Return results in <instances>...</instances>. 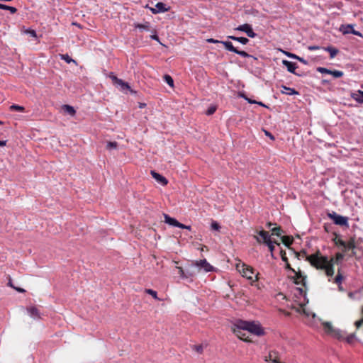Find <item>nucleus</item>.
<instances>
[{
  "mask_svg": "<svg viewBox=\"0 0 363 363\" xmlns=\"http://www.w3.org/2000/svg\"><path fill=\"white\" fill-rule=\"evenodd\" d=\"M308 260L311 265L317 269H324L328 277H332L334 274L333 260H328L326 257L318 254L308 257Z\"/></svg>",
  "mask_w": 363,
  "mask_h": 363,
  "instance_id": "1",
  "label": "nucleus"
},
{
  "mask_svg": "<svg viewBox=\"0 0 363 363\" xmlns=\"http://www.w3.org/2000/svg\"><path fill=\"white\" fill-rule=\"evenodd\" d=\"M235 327L234 333L239 338H243L240 335V333H242V330H246L247 333H250L258 336L264 334L263 329L260 325L255 322L239 320L235 325Z\"/></svg>",
  "mask_w": 363,
  "mask_h": 363,
  "instance_id": "2",
  "label": "nucleus"
},
{
  "mask_svg": "<svg viewBox=\"0 0 363 363\" xmlns=\"http://www.w3.org/2000/svg\"><path fill=\"white\" fill-rule=\"evenodd\" d=\"M236 269L243 277H245L247 279H248L252 282H255L258 279V277H257L258 274H256L255 276V279H254L253 275H254L255 272H254L253 269L252 267H250V266H247L245 263L240 262V263L237 264Z\"/></svg>",
  "mask_w": 363,
  "mask_h": 363,
  "instance_id": "3",
  "label": "nucleus"
},
{
  "mask_svg": "<svg viewBox=\"0 0 363 363\" xmlns=\"http://www.w3.org/2000/svg\"><path fill=\"white\" fill-rule=\"evenodd\" d=\"M323 328L327 334L337 339L343 340L345 338V333L340 330L334 328L330 323H324Z\"/></svg>",
  "mask_w": 363,
  "mask_h": 363,
  "instance_id": "4",
  "label": "nucleus"
},
{
  "mask_svg": "<svg viewBox=\"0 0 363 363\" xmlns=\"http://www.w3.org/2000/svg\"><path fill=\"white\" fill-rule=\"evenodd\" d=\"M328 217L333 221L335 225H338L340 226L348 227V218L345 216H342L336 213L335 212H333L328 214Z\"/></svg>",
  "mask_w": 363,
  "mask_h": 363,
  "instance_id": "5",
  "label": "nucleus"
},
{
  "mask_svg": "<svg viewBox=\"0 0 363 363\" xmlns=\"http://www.w3.org/2000/svg\"><path fill=\"white\" fill-rule=\"evenodd\" d=\"M196 269L199 271L201 269H203L205 272H211L213 267L206 261V259H201L194 263Z\"/></svg>",
  "mask_w": 363,
  "mask_h": 363,
  "instance_id": "6",
  "label": "nucleus"
},
{
  "mask_svg": "<svg viewBox=\"0 0 363 363\" xmlns=\"http://www.w3.org/2000/svg\"><path fill=\"white\" fill-rule=\"evenodd\" d=\"M235 29L237 30L245 32L250 38H255L257 35V34L253 31L252 26L247 23L240 25Z\"/></svg>",
  "mask_w": 363,
  "mask_h": 363,
  "instance_id": "7",
  "label": "nucleus"
},
{
  "mask_svg": "<svg viewBox=\"0 0 363 363\" xmlns=\"http://www.w3.org/2000/svg\"><path fill=\"white\" fill-rule=\"evenodd\" d=\"M258 235L259 236H255V239L258 242H264L266 244L267 242L271 240L270 235L267 231L261 230L258 233Z\"/></svg>",
  "mask_w": 363,
  "mask_h": 363,
  "instance_id": "8",
  "label": "nucleus"
},
{
  "mask_svg": "<svg viewBox=\"0 0 363 363\" xmlns=\"http://www.w3.org/2000/svg\"><path fill=\"white\" fill-rule=\"evenodd\" d=\"M169 8L167 7L166 4L162 2H158L156 4L155 8H150L152 13H163L167 11Z\"/></svg>",
  "mask_w": 363,
  "mask_h": 363,
  "instance_id": "9",
  "label": "nucleus"
},
{
  "mask_svg": "<svg viewBox=\"0 0 363 363\" xmlns=\"http://www.w3.org/2000/svg\"><path fill=\"white\" fill-rule=\"evenodd\" d=\"M282 64L286 67L288 72L296 74L295 71L298 67L296 63L288 61L286 60H283Z\"/></svg>",
  "mask_w": 363,
  "mask_h": 363,
  "instance_id": "10",
  "label": "nucleus"
},
{
  "mask_svg": "<svg viewBox=\"0 0 363 363\" xmlns=\"http://www.w3.org/2000/svg\"><path fill=\"white\" fill-rule=\"evenodd\" d=\"M151 174L152 177L162 185H166L167 184V179L159 173H157L155 171H151Z\"/></svg>",
  "mask_w": 363,
  "mask_h": 363,
  "instance_id": "11",
  "label": "nucleus"
},
{
  "mask_svg": "<svg viewBox=\"0 0 363 363\" xmlns=\"http://www.w3.org/2000/svg\"><path fill=\"white\" fill-rule=\"evenodd\" d=\"M281 87L282 89L281 90V94L289 95V96L298 94V92L296 90H295L294 88L288 87L284 85H282Z\"/></svg>",
  "mask_w": 363,
  "mask_h": 363,
  "instance_id": "12",
  "label": "nucleus"
},
{
  "mask_svg": "<svg viewBox=\"0 0 363 363\" xmlns=\"http://www.w3.org/2000/svg\"><path fill=\"white\" fill-rule=\"evenodd\" d=\"M28 313L29 315L35 319V318H40V313L38 311V309L35 306H31L27 308Z\"/></svg>",
  "mask_w": 363,
  "mask_h": 363,
  "instance_id": "13",
  "label": "nucleus"
},
{
  "mask_svg": "<svg viewBox=\"0 0 363 363\" xmlns=\"http://www.w3.org/2000/svg\"><path fill=\"white\" fill-rule=\"evenodd\" d=\"M352 30H354L352 24L342 25L340 28V30L345 35L351 33Z\"/></svg>",
  "mask_w": 363,
  "mask_h": 363,
  "instance_id": "14",
  "label": "nucleus"
},
{
  "mask_svg": "<svg viewBox=\"0 0 363 363\" xmlns=\"http://www.w3.org/2000/svg\"><path fill=\"white\" fill-rule=\"evenodd\" d=\"M164 222L170 225L177 227V223L179 221H177L175 218H173L170 216H169L167 214H164Z\"/></svg>",
  "mask_w": 363,
  "mask_h": 363,
  "instance_id": "15",
  "label": "nucleus"
},
{
  "mask_svg": "<svg viewBox=\"0 0 363 363\" xmlns=\"http://www.w3.org/2000/svg\"><path fill=\"white\" fill-rule=\"evenodd\" d=\"M359 91L360 90L357 91V92L352 93L351 97L357 102L359 104H363V96L362 95V94L359 93Z\"/></svg>",
  "mask_w": 363,
  "mask_h": 363,
  "instance_id": "16",
  "label": "nucleus"
},
{
  "mask_svg": "<svg viewBox=\"0 0 363 363\" xmlns=\"http://www.w3.org/2000/svg\"><path fill=\"white\" fill-rule=\"evenodd\" d=\"M62 109L63 110V111L70 116H74L76 113L74 108L72 106H69V105H63L62 106Z\"/></svg>",
  "mask_w": 363,
  "mask_h": 363,
  "instance_id": "17",
  "label": "nucleus"
},
{
  "mask_svg": "<svg viewBox=\"0 0 363 363\" xmlns=\"http://www.w3.org/2000/svg\"><path fill=\"white\" fill-rule=\"evenodd\" d=\"M221 43L225 46V49L228 51L236 52L237 48H235L231 42L229 41H223Z\"/></svg>",
  "mask_w": 363,
  "mask_h": 363,
  "instance_id": "18",
  "label": "nucleus"
},
{
  "mask_svg": "<svg viewBox=\"0 0 363 363\" xmlns=\"http://www.w3.org/2000/svg\"><path fill=\"white\" fill-rule=\"evenodd\" d=\"M323 49L330 53V58H334L338 53V50L333 47L323 48Z\"/></svg>",
  "mask_w": 363,
  "mask_h": 363,
  "instance_id": "19",
  "label": "nucleus"
},
{
  "mask_svg": "<svg viewBox=\"0 0 363 363\" xmlns=\"http://www.w3.org/2000/svg\"><path fill=\"white\" fill-rule=\"evenodd\" d=\"M197 269H196L194 264L189 267V269H186V273L189 275V277H194L196 274Z\"/></svg>",
  "mask_w": 363,
  "mask_h": 363,
  "instance_id": "20",
  "label": "nucleus"
},
{
  "mask_svg": "<svg viewBox=\"0 0 363 363\" xmlns=\"http://www.w3.org/2000/svg\"><path fill=\"white\" fill-rule=\"evenodd\" d=\"M164 80L170 86L172 87L174 86V80L170 75L165 74L164 76Z\"/></svg>",
  "mask_w": 363,
  "mask_h": 363,
  "instance_id": "21",
  "label": "nucleus"
},
{
  "mask_svg": "<svg viewBox=\"0 0 363 363\" xmlns=\"http://www.w3.org/2000/svg\"><path fill=\"white\" fill-rule=\"evenodd\" d=\"M117 85L120 86L121 89L122 90H125V89H130V86L128 85V83L123 82L122 79H120V80L118 81V82L117 83Z\"/></svg>",
  "mask_w": 363,
  "mask_h": 363,
  "instance_id": "22",
  "label": "nucleus"
},
{
  "mask_svg": "<svg viewBox=\"0 0 363 363\" xmlns=\"http://www.w3.org/2000/svg\"><path fill=\"white\" fill-rule=\"evenodd\" d=\"M355 247L354 240L353 239L350 240L346 242L345 249L347 250H352Z\"/></svg>",
  "mask_w": 363,
  "mask_h": 363,
  "instance_id": "23",
  "label": "nucleus"
},
{
  "mask_svg": "<svg viewBox=\"0 0 363 363\" xmlns=\"http://www.w3.org/2000/svg\"><path fill=\"white\" fill-rule=\"evenodd\" d=\"M330 74L333 75L335 78H340L343 76V72L340 70H330Z\"/></svg>",
  "mask_w": 363,
  "mask_h": 363,
  "instance_id": "24",
  "label": "nucleus"
},
{
  "mask_svg": "<svg viewBox=\"0 0 363 363\" xmlns=\"http://www.w3.org/2000/svg\"><path fill=\"white\" fill-rule=\"evenodd\" d=\"M177 269L179 270V274L181 278H182V279H188L189 278V275H187V274L186 273V270L184 271L181 267H178Z\"/></svg>",
  "mask_w": 363,
  "mask_h": 363,
  "instance_id": "25",
  "label": "nucleus"
},
{
  "mask_svg": "<svg viewBox=\"0 0 363 363\" xmlns=\"http://www.w3.org/2000/svg\"><path fill=\"white\" fill-rule=\"evenodd\" d=\"M274 244L279 245V243L277 241H272V240L266 243L272 253L274 250Z\"/></svg>",
  "mask_w": 363,
  "mask_h": 363,
  "instance_id": "26",
  "label": "nucleus"
},
{
  "mask_svg": "<svg viewBox=\"0 0 363 363\" xmlns=\"http://www.w3.org/2000/svg\"><path fill=\"white\" fill-rule=\"evenodd\" d=\"M211 227L212 230H216V231H219L220 229L221 228L219 223L214 220L212 221Z\"/></svg>",
  "mask_w": 363,
  "mask_h": 363,
  "instance_id": "27",
  "label": "nucleus"
},
{
  "mask_svg": "<svg viewBox=\"0 0 363 363\" xmlns=\"http://www.w3.org/2000/svg\"><path fill=\"white\" fill-rule=\"evenodd\" d=\"M272 235H276L277 236L281 235V233L282 232L280 227H275L272 229Z\"/></svg>",
  "mask_w": 363,
  "mask_h": 363,
  "instance_id": "28",
  "label": "nucleus"
},
{
  "mask_svg": "<svg viewBox=\"0 0 363 363\" xmlns=\"http://www.w3.org/2000/svg\"><path fill=\"white\" fill-rule=\"evenodd\" d=\"M10 109L11 111H23L24 110V107L13 104L11 106Z\"/></svg>",
  "mask_w": 363,
  "mask_h": 363,
  "instance_id": "29",
  "label": "nucleus"
},
{
  "mask_svg": "<svg viewBox=\"0 0 363 363\" xmlns=\"http://www.w3.org/2000/svg\"><path fill=\"white\" fill-rule=\"evenodd\" d=\"M107 149L112 150L116 149L117 147L116 142H108L106 145Z\"/></svg>",
  "mask_w": 363,
  "mask_h": 363,
  "instance_id": "30",
  "label": "nucleus"
},
{
  "mask_svg": "<svg viewBox=\"0 0 363 363\" xmlns=\"http://www.w3.org/2000/svg\"><path fill=\"white\" fill-rule=\"evenodd\" d=\"M145 292L151 295L154 298L158 299L157 292L152 289H146Z\"/></svg>",
  "mask_w": 363,
  "mask_h": 363,
  "instance_id": "31",
  "label": "nucleus"
},
{
  "mask_svg": "<svg viewBox=\"0 0 363 363\" xmlns=\"http://www.w3.org/2000/svg\"><path fill=\"white\" fill-rule=\"evenodd\" d=\"M236 41L242 43V45H246L249 42V40L247 38L238 37V39H236Z\"/></svg>",
  "mask_w": 363,
  "mask_h": 363,
  "instance_id": "32",
  "label": "nucleus"
},
{
  "mask_svg": "<svg viewBox=\"0 0 363 363\" xmlns=\"http://www.w3.org/2000/svg\"><path fill=\"white\" fill-rule=\"evenodd\" d=\"M317 71L322 74H330V69H328L327 68H325V67H320L317 68Z\"/></svg>",
  "mask_w": 363,
  "mask_h": 363,
  "instance_id": "33",
  "label": "nucleus"
},
{
  "mask_svg": "<svg viewBox=\"0 0 363 363\" xmlns=\"http://www.w3.org/2000/svg\"><path fill=\"white\" fill-rule=\"evenodd\" d=\"M235 53L239 55H240L242 57H251V55H249L248 53H247L246 52L240 51V50H238V49H237V52Z\"/></svg>",
  "mask_w": 363,
  "mask_h": 363,
  "instance_id": "34",
  "label": "nucleus"
},
{
  "mask_svg": "<svg viewBox=\"0 0 363 363\" xmlns=\"http://www.w3.org/2000/svg\"><path fill=\"white\" fill-rule=\"evenodd\" d=\"M62 59L64 60L67 63H70L71 62H74L68 55H62Z\"/></svg>",
  "mask_w": 363,
  "mask_h": 363,
  "instance_id": "35",
  "label": "nucleus"
},
{
  "mask_svg": "<svg viewBox=\"0 0 363 363\" xmlns=\"http://www.w3.org/2000/svg\"><path fill=\"white\" fill-rule=\"evenodd\" d=\"M282 241L287 246L291 245V242H292V241L290 240V238L289 237H286V236L282 237Z\"/></svg>",
  "mask_w": 363,
  "mask_h": 363,
  "instance_id": "36",
  "label": "nucleus"
},
{
  "mask_svg": "<svg viewBox=\"0 0 363 363\" xmlns=\"http://www.w3.org/2000/svg\"><path fill=\"white\" fill-rule=\"evenodd\" d=\"M216 108L215 106H211L210 108H208V110L206 111V115L208 116H210V115H212L215 113Z\"/></svg>",
  "mask_w": 363,
  "mask_h": 363,
  "instance_id": "37",
  "label": "nucleus"
},
{
  "mask_svg": "<svg viewBox=\"0 0 363 363\" xmlns=\"http://www.w3.org/2000/svg\"><path fill=\"white\" fill-rule=\"evenodd\" d=\"M344 258V255L342 253L338 252L336 254L335 259L336 262H341Z\"/></svg>",
  "mask_w": 363,
  "mask_h": 363,
  "instance_id": "38",
  "label": "nucleus"
},
{
  "mask_svg": "<svg viewBox=\"0 0 363 363\" xmlns=\"http://www.w3.org/2000/svg\"><path fill=\"white\" fill-rule=\"evenodd\" d=\"M109 77L112 79L113 82L116 84L118 82L120 79H118L116 76H115L113 73H111Z\"/></svg>",
  "mask_w": 363,
  "mask_h": 363,
  "instance_id": "39",
  "label": "nucleus"
},
{
  "mask_svg": "<svg viewBox=\"0 0 363 363\" xmlns=\"http://www.w3.org/2000/svg\"><path fill=\"white\" fill-rule=\"evenodd\" d=\"M136 28H138L140 29H145V30H147L148 28H149V25L148 23H146V24H137L135 26Z\"/></svg>",
  "mask_w": 363,
  "mask_h": 363,
  "instance_id": "40",
  "label": "nucleus"
},
{
  "mask_svg": "<svg viewBox=\"0 0 363 363\" xmlns=\"http://www.w3.org/2000/svg\"><path fill=\"white\" fill-rule=\"evenodd\" d=\"M284 53L289 57L290 58H292V59H296L298 58V56L294 53H291L289 52H286V51H284Z\"/></svg>",
  "mask_w": 363,
  "mask_h": 363,
  "instance_id": "41",
  "label": "nucleus"
},
{
  "mask_svg": "<svg viewBox=\"0 0 363 363\" xmlns=\"http://www.w3.org/2000/svg\"><path fill=\"white\" fill-rule=\"evenodd\" d=\"M354 339V335L350 334V335L347 336L346 340L348 343H352Z\"/></svg>",
  "mask_w": 363,
  "mask_h": 363,
  "instance_id": "42",
  "label": "nucleus"
},
{
  "mask_svg": "<svg viewBox=\"0 0 363 363\" xmlns=\"http://www.w3.org/2000/svg\"><path fill=\"white\" fill-rule=\"evenodd\" d=\"M194 350H195L199 353H201L203 352V346L201 345H194Z\"/></svg>",
  "mask_w": 363,
  "mask_h": 363,
  "instance_id": "43",
  "label": "nucleus"
},
{
  "mask_svg": "<svg viewBox=\"0 0 363 363\" xmlns=\"http://www.w3.org/2000/svg\"><path fill=\"white\" fill-rule=\"evenodd\" d=\"M342 279H343L342 276L340 273H338V274L335 277V281L337 284H340Z\"/></svg>",
  "mask_w": 363,
  "mask_h": 363,
  "instance_id": "44",
  "label": "nucleus"
},
{
  "mask_svg": "<svg viewBox=\"0 0 363 363\" xmlns=\"http://www.w3.org/2000/svg\"><path fill=\"white\" fill-rule=\"evenodd\" d=\"M246 333L247 331L246 330H242V333H240V336H242V337L244 338H240L241 340H245V341H247V337L246 336Z\"/></svg>",
  "mask_w": 363,
  "mask_h": 363,
  "instance_id": "45",
  "label": "nucleus"
},
{
  "mask_svg": "<svg viewBox=\"0 0 363 363\" xmlns=\"http://www.w3.org/2000/svg\"><path fill=\"white\" fill-rule=\"evenodd\" d=\"M207 42L211 43H221L222 41H220L218 40H215L213 38H209V39H207Z\"/></svg>",
  "mask_w": 363,
  "mask_h": 363,
  "instance_id": "46",
  "label": "nucleus"
},
{
  "mask_svg": "<svg viewBox=\"0 0 363 363\" xmlns=\"http://www.w3.org/2000/svg\"><path fill=\"white\" fill-rule=\"evenodd\" d=\"M319 49H320V47L317 46V45H311V46L308 47V50H311V51L317 50H319Z\"/></svg>",
  "mask_w": 363,
  "mask_h": 363,
  "instance_id": "47",
  "label": "nucleus"
},
{
  "mask_svg": "<svg viewBox=\"0 0 363 363\" xmlns=\"http://www.w3.org/2000/svg\"><path fill=\"white\" fill-rule=\"evenodd\" d=\"M6 10H9L11 11V13H15L17 11V9L15 7L9 6H8V8Z\"/></svg>",
  "mask_w": 363,
  "mask_h": 363,
  "instance_id": "48",
  "label": "nucleus"
},
{
  "mask_svg": "<svg viewBox=\"0 0 363 363\" xmlns=\"http://www.w3.org/2000/svg\"><path fill=\"white\" fill-rule=\"evenodd\" d=\"M351 33L353 34V35H357V36H360L362 37V34L360 32L356 30H352V31H351Z\"/></svg>",
  "mask_w": 363,
  "mask_h": 363,
  "instance_id": "49",
  "label": "nucleus"
},
{
  "mask_svg": "<svg viewBox=\"0 0 363 363\" xmlns=\"http://www.w3.org/2000/svg\"><path fill=\"white\" fill-rule=\"evenodd\" d=\"M351 33L353 34V35H357V36H360L362 37V34L360 32L356 30H352V31H351Z\"/></svg>",
  "mask_w": 363,
  "mask_h": 363,
  "instance_id": "50",
  "label": "nucleus"
},
{
  "mask_svg": "<svg viewBox=\"0 0 363 363\" xmlns=\"http://www.w3.org/2000/svg\"><path fill=\"white\" fill-rule=\"evenodd\" d=\"M265 135L268 136L271 140H274V137L268 131L265 130Z\"/></svg>",
  "mask_w": 363,
  "mask_h": 363,
  "instance_id": "51",
  "label": "nucleus"
},
{
  "mask_svg": "<svg viewBox=\"0 0 363 363\" xmlns=\"http://www.w3.org/2000/svg\"><path fill=\"white\" fill-rule=\"evenodd\" d=\"M177 227L179 228H182V229H185L186 225L182 224L181 223L178 222Z\"/></svg>",
  "mask_w": 363,
  "mask_h": 363,
  "instance_id": "52",
  "label": "nucleus"
},
{
  "mask_svg": "<svg viewBox=\"0 0 363 363\" xmlns=\"http://www.w3.org/2000/svg\"><path fill=\"white\" fill-rule=\"evenodd\" d=\"M7 8H8V6H7V5L0 4V9H1L6 10V9H7Z\"/></svg>",
  "mask_w": 363,
  "mask_h": 363,
  "instance_id": "53",
  "label": "nucleus"
},
{
  "mask_svg": "<svg viewBox=\"0 0 363 363\" xmlns=\"http://www.w3.org/2000/svg\"><path fill=\"white\" fill-rule=\"evenodd\" d=\"M296 60H298V61L303 62V64H306V61L304 59H303V58H301V57H300L298 56V58H296Z\"/></svg>",
  "mask_w": 363,
  "mask_h": 363,
  "instance_id": "54",
  "label": "nucleus"
},
{
  "mask_svg": "<svg viewBox=\"0 0 363 363\" xmlns=\"http://www.w3.org/2000/svg\"><path fill=\"white\" fill-rule=\"evenodd\" d=\"M151 38L153 39V40H155L157 41H159V38L157 35H153L151 36Z\"/></svg>",
  "mask_w": 363,
  "mask_h": 363,
  "instance_id": "55",
  "label": "nucleus"
},
{
  "mask_svg": "<svg viewBox=\"0 0 363 363\" xmlns=\"http://www.w3.org/2000/svg\"><path fill=\"white\" fill-rule=\"evenodd\" d=\"M6 144V140H0V146L1 147L5 146Z\"/></svg>",
  "mask_w": 363,
  "mask_h": 363,
  "instance_id": "56",
  "label": "nucleus"
},
{
  "mask_svg": "<svg viewBox=\"0 0 363 363\" xmlns=\"http://www.w3.org/2000/svg\"><path fill=\"white\" fill-rule=\"evenodd\" d=\"M339 243H340V245L341 246H342L343 247H345V248L346 242H345V241H343V240H340V241L339 242Z\"/></svg>",
  "mask_w": 363,
  "mask_h": 363,
  "instance_id": "57",
  "label": "nucleus"
},
{
  "mask_svg": "<svg viewBox=\"0 0 363 363\" xmlns=\"http://www.w3.org/2000/svg\"><path fill=\"white\" fill-rule=\"evenodd\" d=\"M246 99L248 101V102L250 104H256V103H257V101H256L255 100H251V99Z\"/></svg>",
  "mask_w": 363,
  "mask_h": 363,
  "instance_id": "58",
  "label": "nucleus"
},
{
  "mask_svg": "<svg viewBox=\"0 0 363 363\" xmlns=\"http://www.w3.org/2000/svg\"><path fill=\"white\" fill-rule=\"evenodd\" d=\"M228 38H230V39L236 41V39H238V37H235V36H228Z\"/></svg>",
  "mask_w": 363,
  "mask_h": 363,
  "instance_id": "59",
  "label": "nucleus"
},
{
  "mask_svg": "<svg viewBox=\"0 0 363 363\" xmlns=\"http://www.w3.org/2000/svg\"><path fill=\"white\" fill-rule=\"evenodd\" d=\"M15 289H16L18 291H19V292H24V291H24V289H21V288H15Z\"/></svg>",
  "mask_w": 363,
  "mask_h": 363,
  "instance_id": "60",
  "label": "nucleus"
},
{
  "mask_svg": "<svg viewBox=\"0 0 363 363\" xmlns=\"http://www.w3.org/2000/svg\"><path fill=\"white\" fill-rule=\"evenodd\" d=\"M257 104H259V106H265V105L264 104H262V102H257Z\"/></svg>",
  "mask_w": 363,
  "mask_h": 363,
  "instance_id": "61",
  "label": "nucleus"
},
{
  "mask_svg": "<svg viewBox=\"0 0 363 363\" xmlns=\"http://www.w3.org/2000/svg\"><path fill=\"white\" fill-rule=\"evenodd\" d=\"M145 106V104H140V108H143Z\"/></svg>",
  "mask_w": 363,
  "mask_h": 363,
  "instance_id": "62",
  "label": "nucleus"
},
{
  "mask_svg": "<svg viewBox=\"0 0 363 363\" xmlns=\"http://www.w3.org/2000/svg\"><path fill=\"white\" fill-rule=\"evenodd\" d=\"M185 229L191 230V226L190 225H186Z\"/></svg>",
  "mask_w": 363,
  "mask_h": 363,
  "instance_id": "63",
  "label": "nucleus"
},
{
  "mask_svg": "<svg viewBox=\"0 0 363 363\" xmlns=\"http://www.w3.org/2000/svg\"><path fill=\"white\" fill-rule=\"evenodd\" d=\"M9 285L10 286H11V287L14 288V287L13 286L12 283H11V281H9Z\"/></svg>",
  "mask_w": 363,
  "mask_h": 363,
  "instance_id": "64",
  "label": "nucleus"
}]
</instances>
